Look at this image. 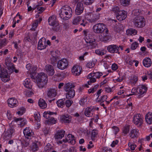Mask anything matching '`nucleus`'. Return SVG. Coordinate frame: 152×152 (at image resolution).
Listing matches in <instances>:
<instances>
[{"instance_id": "0e129e2a", "label": "nucleus", "mask_w": 152, "mask_h": 152, "mask_svg": "<svg viewBox=\"0 0 152 152\" xmlns=\"http://www.w3.org/2000/svg\"><path fill=\"white\" fill-rule=\"evenodd\" d=\"M95 65V64L91 62H88L86 64V66L89 68H92Z\"/></svg>"}, {"instance_id": "f3484780", "label": "nucleus", "mask_w": 152, "mask_h": 152, "mask_svg": "<svg viewBox=\"0 0 152 152\" xmlns=\"http://www.w3.org/2000/svg\"><path fill=\"white\" fill-rule=\"evenodd\" d=\"M126 17V12L124 10H121L117 14L116 18L117 20L119 21H121L125 19Z\"/></svg>"}, {"instance_id": "e2e57ef3", "label": "nucleus", "mask_w": 152, "mask_h": 152, "mask_svg": "<svg viewBox=\"0 0 152 152\" xmlns=\"http://www.w3.org/2000/svg\"><path fill=\"white\" fill-rule=\"evenodd\" d=\"M138 45V43L135 42L133 43L131 46V48L132 49L134 50L135 49Z\"/></svg>"}, {"instance_id": "f8f14e48", "label": "nucleus", "mask_w": 152, "mask_h": 152, "mask_svg": "<svg viewBox=\"0 0 152 152\" xmlns=\"http://www.w3.org/2000/svg\"><path fill=\"white\" fill-rule=\"evenodd\" d=\"M47 46L46 40L45 38H42L39 40L38 44V49L42 50L44 49Z\"/></svg>"}, {"instance_id": "5701e85b", "label": "nucleus", "mask_w": 152, "mask_h": 152, "mask_svg": "<svg viewBox=\"0 0 152 152\" xmlns=\"http://www.w3.org/2000/svg\"><path fill=\"white\" fill-rule=\"evenodd\" d=\"M84 8L83 4L80 3H77L75 10V13L77 15H80L83 12Z\"/></svg>"}, {"instance_id": "423d86ee", "label": "nucleus", "mask_w": 152, "mask_h": 152, "mask_svg": "<svg viewBox=\"0 0 152 152\" xmlns=\"http://www.w3.org/2000/svg\"><path fill=\"white\" fill-rule=\"evenodd\" d=\"M49 24L53 26V29L57 31L60 29V26L58 25L56 18L53 15L50 16L48 19Z\"/></svg>"}, {"instance_id": "c756f323", "label": "nucleus", "mask_w": 152, "mask_h": 152, "mask_svg": "<svg viewBox=\"0 0 152 152\" xmlns=\"http://www.w3.org/2000/svg\"><path fill=\"white\" fill-rule=\"evenodd\" d=\"M38 104L41 108L44 109L46 107L47 104L43 99H40L38 101Z\"/></svg>"}, {"instance_id": "9d476101", "label": "nucleus", "mask_w": 152, "mask_h": 152, "mask_svg": "<svg viewBox=\"0 0 152 152\" xmlns=\"http://www.w3.org/2000/svg\"><path fill=\"white\" fill-rule=\"evenodd\" d=\"M9 77L7 70L4 68H1L0 66V77L2 81L5 83L7 82V80L5 78H8Z\"/></svg>"}, {"instance_id": "a211bd4d", "label": "nucleus", "mask_w": 152, "mask_h": 152, "mask_svg": "<svg viewBox=\"0 0 152 152\" xmlns=\"http://www.w3.org/2000/svg\"><path fill=\"white\" fill-rule=\"evenodd\" d=\"M65 133V131L63 130L57 131L54 136L55 139L57 140H61L64 137Z\"/></svg>"}, {"instance_id": "79ce46f5", "label": "nucleus", "mask_w": 152, "mask_h": 152, "mask_svg": "<svg viewBox=\"0 0 152 152\" xmlns=\"http://www.w3.org/2000/svg\"><path fill=\"white\" fill-rule=\"evenodd\" d=\"M95 52L97 54L102 56L105 54L106 51L104 50H100L99 49H98L95 50Z\"/></svg>"}, {"instance_id": "69168bd1", "label": "nucleus", "mask_w": 152, "mask_h": 152, "mask_svg": "<svg viewBox=\"0 0 152 152\" xmlns=\"http://www.w3.org/2000/svg\"><path fill=\"white\" fill-rule=\"evenodd\" d=\"M128 146L130 147V148L132 150H134L135 148L136 147V145L135 144H131L130 142L128 143Z\"/></svg>"}, {"instance_id": "09e8293b", "label": "nucleus", "mask_w": 152, "mask_h": 152, "mask_svg": "<svg viewBox=\"0 0 152 152\" xmlns=\"http://www.w3.org/2000/svg\"><path fill=\"white\" fill-rule=\"evenodd\" d=\"M7 43V41L6 39H1L0 41V49L4 46Z\"/></svg>"}, {"instance_id": "7c9ffc66", "label": "nucleus", "mask_w": 152, "mask_h": 152, "mask_svg": "<svg viewBox=\"0 0 152 152\" xmlns=\"http://www.w3.org/2000/svg\"><path fill=\"white\" fill-rule=\"evenodd\" d=\"M98 133V131L96 129H94L91 131V137L92 140H94L97 137Z\"/></svg>"}, {"instance_id": "680f3d73", "label": "nucleus", "mask_w": 152, "mask_h": 152, "mask_svg": "<svg viewBox=\"0 0 152 152\" xmlns=\"http://www.w3.org/2000/svg\"><path fill=\"white\" fill-rule=\"evenodd\" d=\"M37 67L35 66H32L31 69H30L29 71L31 73L34 74L36 73L37 70Z\"/></svg>"}, {"instance_id": "7ed1b4c3", "label": "nucleus", "mask_w": 152, "mask_h": 152, "mask_svg": "<svg viewBox=\"0 0 152 152\" xmlns=\"http://www.w3.org/2000/svg\"><path fill=\"white\" fill-rule=\"evenodd\" d=\"M75 86L71 83H68L65 84L64 90L67 92L66 93V98L69 99L73 98L75 95V91L73 89Z\"/></svg>"}, {"instance_id": "052dcab7", "label": "nucleus", "mask_w": 152, "mask_h": 152, "mask_svg": "<svg viewBox=\"0 0 152 152\" xmlns=\"http://www.w3.org/2000/svg\"><path fill=\"white\" fill-rule=\"evenodd\" d=\"M5 63L7 66H9L8 67V69H11L12 70V71H13V69L15 68L14 65H13L12 63H10L8 64V63H7L6 61L5 62Z\"/></svg>"}, {"instance_id": "f704fd0d", "label": "nucleus", "mask_w": 152, "mask_h": 152, "mask_svg": "<svg viewBox=\"0 0 152 152\" xmlns=\"http://www.w3.org/2000/svg\"><path fill=\"white\" fill-rule=\"evenodd\" d=\"M137 33V31L134 29H128L126 30V34L128 35H134Z\"/></svg>"}, {"instance_id": "39448f33", "label": "nucleus", "mask_w": 152, "mask_h": 152, "mask_svg": "<svg viewBox=\"0 0 152 152\" xmlns=\"http://www.w3.org/2000/svg\"><path fill=\"white\" fill-rule=\"evenodd\" d=\"M147 89V87L145 86H140L136 89H134V90L135 91L134 92L133 91L134 90L133 89L131 91V92L133 94H129L128 96H129L133 94H135L137 95V98H140L142 96L143 94L146 93Z\"/></svg>"}, {"instance_id": "a19ab883", "label": "nucleus", "mask_w": 152, "mask_h": 152, "mask_svg": "<svg viewBox=\"0 0 152 152\" xmlns=\"http://www.w3.org/2000/svg\"><path fill=\"white\" fill-rule=\"evenodd\" d=\"M56 119L53 117H50V118L46 121L47 122L48 124H54L56 123Z\"/></svg>"}, {"instance_id": "58836bf2", "label": "nucleus", "mask_w": 152, "mask_h": 152, "mask_svg": "<svg viewBox=\"0 0 152 152\" xmlns=\"http://www.w3.org/2000/svg\"><path fill=\"white\" fill-rule=\"evenodd\" d=\"M30 148L31 150L33 152L37 151L39 149V148L37 144L36 143L34 142L32 143V145L31 146Z\"/></svg>"}, {"instance_id": "ea45409f", "label": "nucleus", "mask_w": 152, "mask_h": 152, "mask_svg": "<svg viewBox=\"0 0 152 152\" xmlns=\"http://www.w3.org/2000/svg\"><path fill=\"white\" fill-rule=\"evenodd\" d=\"M59 52L58 51H53L51 52V57L58 58Z\"/></svg>"}, {"instance_id": "4be33fe9", "label": "nucleus", "mask_w": 152, "mask_h": 152, "mask_svg": "<svg viewBox=\"0 0 152 152\" xmlns=\"http://www.w3.org/2000/svg\"><path fill=\"white\" fill-rule=\"evenodd\" d=\"M45 69L47 74L50 76L53 75L54 74V70L53 66L50 65L48 64L45 66Z\"/></svg>"}, {"instance_id": "dca6fc26", "label": "nucleus", "mask_w": 152, "mask_h": 152, "mask_svg": "<svg viewBox=\"0 0 152 152\" xmlns=\"http://www.w3.org/2000/svg\"><path fill=\"white\" fill-rule=\"evenodd\" d=\"M63 142H68L72 144H74L75 143V141L74 139V136L71 134H68L65 139L63 140Z\"/></svg>"}, {"instance_id": "e433bc0d", "label": "nucleus", "mask_w": 152, "mask_h": 152, "mask_svg": "<svg viewBox=\"0 0 152 152\" xmlns=\"http://www.w3.org/2000/svg\"><path fill=\"white\" fill-rule=\"evenodd\" d=\"M87 96H84L81 98L79 101L80 104L82 106H84L87 103Z\"/></svg>"}, {"instance_id": "6e6552de", "label": "nucleus", "mask_w": 152, "mask_h": 152, "mask_svg": "<svg viewBox=\"0 0 152 152\" xmlns=\"http://www.w3.org/2000/svg\"><path fill=\"white\" fill-rule=\"evenodd\" d=\"M133 121L135 125L138 127H140L143 123L142 116L140 114L134 115L133 117Z\"/></svg>"}, {"instance_id": "a18cd8bd", "label": "nucleus", "mask_w": 152, "mask_h": 152, "mask_svg": "<svg viewBox=\"0 0 152 152\" xmlns=\"http://www.w3.org/2000/svg\"><path fill=\"white\" fill-rule=\"evenodd\" d=\"M121 4L124 6H127L129 4L130 0H120Z\"/></svg>"}, {"instance_id": "13d9d810", "label": "nucleus", "mask_w": 152, "mask_h": 152, "mask_svg": "<svg viewBox=\"0 0 152 152\" xmlns=\"http://www.w3.org/2000/svg\"><path fill=\"white\" fill-rule=\"evenodd\" d=\"M38 20H35L32 24V28H31V29L32 30H35V29L38 26Z\"/></svg>"}, {"instance_id": "a878e982", "label": "nucleus", "mask_w": 152, "mask_h": 152, "mask_svg": "<svg viewBox=\"0 0 152 152\" xmlns=\"http://www.w3.org/2000/svg\"><path fill=\"white\" fill-rule=\"evenodd\" d=\"M17 103V99L13 98H10L8 100V105L9 107H13L15 106Z\"/></svg>"}, {"instance_id": "c85d7f7f", "label": "nucleus", "mask_w": 152, "mask_h": 152, "mask_svg": "<svg viewBox=\"0 0 152 152\" xmlns=\"http://www.w3.org/2000/svg\"><path fill=\"white\" fill-rule=\"evenodd\" d=\"M143 64L144 66L145 67H150L152 64V62L151 59L149 58H145L143 61Z\"/></svg>"}, {"instance_id": "bb28decb", "label": "nucleus", "mask_w": 152, "mask_h": 152, "mask_svg": "<svg viewBox=\"0 0 152 152\" xmlns=\"http://www.w3.org/2000/svg\"><path fill=\"white\" fill-rule=\"evenodd\" d=\"M93 108L91 107L87 108L85 111V115L88 117H91L93 115Z\"/></svg>"}, {"instance_id": "4d7b16f0", "label": "nucleus", "mask_w": 152, "mask_h": 152, "mask_svg": "<svg viewBox=\"0 0 152 152\" xmlns=\"http://www.w3.org/2000/svg\"><path fill=\"white\" fill-rule=\"evenodd\" d=\"M138 80V77L136 76H133L132 78L131 82L133 85H135Z\"/></svg>"}, {"instance_id": "3c124183", "label": "nucleus", "mask_w": 152, "mask_h": 152, "mask_svg": "<svg viewBox=\"0 0 152 152\" xmlns=\"http://www.w3.org/2000/svg\"><path fill=\"white\" fill-rule=\"evenodd\" d=\"M103 74L101 72H94V77L95 78H99L100 77L102 76Z\"/></svg>"}, {"instance_id": "37998d69", "label": "nucleus", "mask_w": 152, "mask_h": 152, "mask_svg": "<svg viewBox=\"0 0 152 152\" xmlns=\"http://www.w3.org/2000/svg\"><path fill=\"white\" fill-rule=\"evenodd\" d=\"M34 118L36 121L37 122H39L40 121V114L37 112H35L34 114Z\"/></svg>"}, {"instance_id": "72a5a7b5", "label": "nucleus", "mask_w": 152, "mask_h": 152, "mask_svg": "<svg viewBox=\"0 0 152 152\" xmlns=\"http://www.w3.org/2000/svg\"><path fill=\"white\" fill-rule=\"evenodd\" d=\"M24 85L26 88L29 89L32 88V84L29 79H26L25 80L24 82Z\"/></svg>"}, {"instance_id": "4c0bfd02", "label": "nucleus", "mask_w": 152, "mask_h": 152, "mask_svg": "<svg viewBox=\"0 0 152 152\" xmlns=\"http://www.w3.org/2000/svg\"><path fill=\"white\" fill-rule=\"evenodd\" d=\"M54 113L50 111H45L43 113V116L46 118H50L51 115H53Z\"/></svg>"}, {"instance_id": "603ef678", "label": "nucleus", "mask_w": 152, "mask_h": 152, "mask_svg": "<svg viewBox=\"0 0 152 152\" xmlns=\"http://www.w3.org/2000/svg\"><path fill=\"white\" fill-rule=\"evenodd\" d=\"M80 20L81 18L80 17L78 16L73 20L72 22L73 24L75 25H77Z\"/></svg>"}, {"instance_id": "6e6d98bb", "label": "nucleus", "mask_w": 152, "mask_h": 152, "mask_svg": "<svg viewBox=\"0 0 152 152\" xmlns=\"http://www.w3.org/2000/svg\"><path fill=\"white\" fill-rule=\"evenodd\" d=\"M95 0H83L84 4L87 5L92 4Z\"/></svg>"}, {"instance_id": "aec40b11", "label": "nucleus", "mask_w": 152, "mask_h": 152, "mask_svg": "<svg viewBox=\"0 0 152 152\" xmlns=\"http://www.w3.org/2000/svg\"><path fill=\"white\" fill-rule=\"evenodd\" d=\"M14 131V130L11 127L10 128L5 132L4 135V138L6 139H8L10 138Z\"/></svg>"}, {"instance_id": "2f4dec72", "label": "nucleus", "mask_w": 152, "mask_h": 152, "mask_svg": "<svg viewBox=\"0 0 152 152\" xmlns=\"http://www.w3.org/2000/svg\"><path fill=\"white\" fill-rule=\"evenodd\" d=\"M145 120L147 123L149 124H152V114L148 113L145 116Z\"/></svg>"}, {"instance_id": "cd10ccee", "label": "nucleus", "mask_w": 152, "mask_h": 152, "mask_svg": "<svg viewBox=\"0 0 152 152\" xmlns=\"http://www.w3.org/2000/svg\"><path fill=\"white\" fill-rule=\"evenodd\" d=\"M139 130L137 129H133L130 131L129 135L132 138H134L137 137Z\"/></svg>"}, {"instance_id": "b1692460", "label": "nucleus", "mask_w": 152, "mask_h": 152, "mask_svg": "<svg viewBox=\"0 0 152 152\" xmlns=\"http://www.w3.org/2000/svg\"><path fill=\"white\" fill-rule=\"evenodd\" d=\"M100 40L104 41L107 40L109 39V31L107 29H106L104 33L100 35L99 37Z\"/></svg>"}, {"instance_id": "f257e3e1", "label": "nucleus", "mask_w": 152, "mask_h": 152, "mask_svg": "<svg viewBox=\"0 0 152 152\" xmlns=\"http://www.w3.org/2000/svg\"><path fill=\"white\" fill-rule=\"evenodd\" d=\"M36 81L38 87L39 88H43L46 86L47 83V76L44 73H39L36 77Z\"/></svg>"}, {"instance_id": "0eeeda50", "label": "nucleus", "mask_w": 152, "mask_h": 152, "mask_svg": "<svg viewBox=\"0 0 152 152\" xmlns=\"http://www.w3.org/2000/svg\"><path fill=\"white\" fill-rule=\"evenodd\" d=\"M93 28L94 32L96 34L102 33L107 29L106 26L102 23L96 24L93 26Z\"/></svg>"}, {"instance_id": "9b49d317", "label": "nucleus", "mask_w": 152, "mask_h": 152, "mask_svg": "<svg viewBox=\"0 0 152 152\" xmlns=\"http://www.w3.org/2000/svg\"><path fill=\"white\" fill-rule=\"evenodd\" d=\"M23 133L26 138L31 139L33 137L34 133L32 132V131L29 127H26L23 130Z\"/></svg>"}, {"instance_id": "864d4df0", "label": "nucleus", "mask_w": 152, "mask_h": 152, "mask_svg": "<svg viewBox=\"0 0 152 152\" xmlns=\"http://www.w3.org/2000/svg\"><path fill=\"white\" fill-rule=\"evenodd\" d=\"M57 59H58V58L51 57L50 58V63L53 66H55L56 63Z\"/></svg>"}, {"instance_id": "2eb2a0df", "label": "nucleus", "mask_w": 152, "mask_h": 152, "mask_svg": "<svg viewBox=\"0 0 152 152\" xmlns=\"http://www.w3.org/2000/svg\"><path fill=\"white\" fill-rule=\"evenodd\" d=\"M13 121L17 123L20 127L23 126L26 124V121L24 118H17L15 117L14 118Z\"/></svg>"}, {"instance_id": "20e7f679", "label": "nucleus", "mask_w": 152, "mask_h": 152, "mask_svg": "<svg viewBox=\"0 0 152 152\" xmlns=\"http://www.w3.org/2000/svg\"><path fill=\"white\" fill-rule=\"evenodd\" d=\"M134 26L136 27L141 28L143 27L145 24V20L142 16H136L133 20Z\"/></svg>"}, {"instance_id": "f03ea898", "label": "nucleus", "mask_w": 152, "mask_h": 152, "mask_svg": "<svg viewBox=\"0 0 152 152\" xmlns=\"http://www.w3.org/2000/svg\"><path fill=\"white\" fill-rule=\"evenodd\" d=\"M72 14V9L69 6L66 5L62 7L59 15L62 19L66 20H68L71 17Z\"/></svg>"}, {"instance_id": "c9c22d12", "label": "nucleus", "mask_w": 152, "mask_h": 152, "mask_svg": "<svg viewBox=\"0 0 152 152\" xmlns=\"http://www.w3.org/2000/svg\"><path fill=\"white\" fill-rule=\"evenodd\" d=\"M132 13L136 17L140 16V15L142 13V11L139 9H135L132 10Z\"/></svg>"}, {"instance_id": "4468645a", "label": "nucleus", "mask_w": 152, "mask_h": 152, "mask_svg": "<svg viewBox=\"0 0 152 152\" xmlns=\"http://www.w3.org/2000/svg\"><path fill=\"white\" fill-rule=\"evenodd\" d=\"M107 50L110 53H118L119 54V47L115 45H111L109 46L107 48Z\"/></svg>"}, {"instance_id": "338daca9", "label": "nucleus", "mask_w": 152, "mask_h": 152, "mask_svg": "<svg viewBox=\"0 0 152 152\" xmlns=\"http://www.w3.org/2000/svg\"><path fill=\"white\" fill-rule=\"evenodd\" d=\"M45 151L50 150L52 149L50 145L49 144H48L47 145L45 146Z\"/></svg>"}, {"instance_id": "bf43d9fd", "label": "nucleus", "mask_w": 152, "mask_h": 152, "mask_svg": "<svg viewBox=\"0 0 152 152\" xmlns=\"http://www.w3.org/2000/svg\"><path fill=\"white\" fill-rule=\"evenodd\" d=\"M73 103V102L72 101L67 100L66 101L64 104L67 107H69Z\"/></svg>"}, {"instance_id": "ddd939ff", "label": "nucleus", "mask_w": 152, "mask_h": 152, "mask_svg": "<svg viewBox=\"0 0 152 152\" xmlns=\"http://www.w3.org/2000/svg\"><path fill=\"white\" fill-rule=\"evenodd\" d=\"M46 92L47 96L48 97L50 98L55 97L57 95V90L55 88H48Z\"/></svg>"}, {"instance_id": "6ab92c4d", "label": "nucleus", "mask_w": 152, "mask_h": 152, "mask_svg": "<svg viewBox=\"0 0 152 152\" xmlns=\"http://www.w3.org/2000/svg\"><path fill=\"white\" fill-rule=\"evenodd\" d=\"M81 70V68H80L79 66L75 65L73 67L72 71L73 75L78 76L80 74Z\"/></svg>"}, {"instance_id": "de8ad7c7", "label": "nucleus", "mask_w": 152, "mask_h": 152, "mask_svg": "<svg viewBox=\"0 0 152 152\" xmlns=\"http://www.w3.org/2000/svg\"><path fill=\"white\" fill-rule=\"evenodd\" d=\"M25 93L26 96L28 97H30L34 94L32 91H30L29 90H26L25 91Z\"/></svg>"}, {"instance_id": "774afa93", "label": "nucleus", "mask_w": 152, "mask_h": 152, "mask_svg": "<svg viewBox=\"0 0 152 152\" xmlns=\"http://www.w3.org/2000/svg\"><path fill=\"white\" fill-rule=\"evenodd\" d=\"M112 151L109 148L107 147H104L102 151V152H111Z\"/></svg>"}, {"instance_id": "393cba45", "label": "nucleus", "mask_w": 152, "mask_h": 152, "mask_svg": "<svg viewBox=\"0 0 152 152\" xmlns=\"http://www.w3.org/2000/svg\"><path fill=\"white\" fill-rule=\"evenodd\" d=\"M100 17V14L98 12H95L93 15V17L89 19V21L91 23H95L99 19Z\"/></svg>"}, {"instance_id": "8fccbe9b", "label": "nucleus", "mask_w": 152, "mask_h": 152, "mask_svg": "<svg viewBox=\"0 0 152 152\" xmlns=\"http://www.w3.org/2000/svg\"><path fill=\"white\" fill-rule=\"evenodd\" d=\"M30 34L28 33L26 34L24 40L26 42H30L33 39L32 38H30Z\"/></svg>"}, {"instance_id": "473e14b6", "label": "nucleus", "mask_w": 152, "mask_h": 152, "mask_svg": "<svg viewBox=\"0 0 152 152\" xmlns=\"http://www.w3.org/2000/svg\"><path fill=\"white\" fill-rule=\"evenodd\" d=\"M107 97H108L107 95H103L99 98H97L96 99V101L97 102H103L106 101Z\"/></svg>"}, {"instance_id": "5fc2aeb1", "label": "nucleus", "mask_w": 152, "mask_h": 152, "mask_svg": "<svg viewBox=\"0 0 152 152\" xmlns=\"http://www.w3.org/2000/svg\"><path fill=\"white\" fill-rule=\"evenodd\" d=\"M112 10L114 12L116 13V14L118 13L121 11L120 10L119 7L117 6L114 7L112 8Z\"/></svg>"}, {"instance_id": "49530a36", "label": "nucleus", "mask_w": 152, "mask_h": 152, "mask_svg": "<svg viewBox=\"0 0 152 152\" xmlns=\"http://www.w3.org/2000/svg\"><path fill=\"white\" fill-rule=\"evenodd\" d=\"M129 130V126H125L123 130V133L124 135L126 134Z\"/></svg>"}, {"instance_id": "c03bdc74", "label": "nucleus", "mask_w": 152, "mask_h": 152, "mask_svg": "<svg viewBox=\"0 0 152 152\" xmlns=\"http://www.w3.org/2000/svg\"><path fill=\"white\" fill-rule=\"evenodd\" d=\"M56 104L58 107L61 108L63 107L64 106L65 104L62 99H59L56 102Z\"/></svg>"}, {"instance_id": "412c9836", "label": "nucleus", "mask_w": 152, "mask_h": 152, "mask_svg": "<svg viewBox=\"0 0 152 152\" xmlns=\"http://www.w3.org/2000/svg\"><path fill=\"white\" fill-rule=\"evenodd\" d=\"M60 119L62 123H69L71 121V117L68 115H62L61 116Z\"/></svg>"}, {"instance_id": "1a4fd4ad", "label": "nucleus", "mask_w": 152, "mask_h": 152, "mask_svg": "<svg viewBox=\"0 0 152 152\" xmlns=\"http://www.w3.org/2000/svg\"><path fill=\"white\" fill-rule=\"evenodd\" d=\"M68 65V61L66 59H62L58 61L57 67L60 69L64 70L66 68Z\"/></svg>"}]
</instances>
